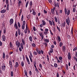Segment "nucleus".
Masks as SVG:
<instances>
[{
  "mask_svg": "<svg viewBox=\"0 0 77 77\" xmlns=\"http://www.w3.org/2000/svg\"><path fill=\"white\" fill-rule=\"evenodd\" d=\"M19 50L20 51H22V49H21V48L20 47L19 48Z\"/></svg>",
  "mask_w": 77,
  "mask_h": 77,
  "instance_id": "60",
  "label": "nucleus"
},
{
  "mask_svg": "<svg viewBox=\"0 0 77 77\" xmlns=\"http://www.w3.org/2000/svg\"><path fill=\"white\" fill-rule=\"evenodd\" d=\"M45 32H48V29H45Z\"/></svg>",
  "mask_w": 77,
  "mask_h": 77,
  "instance_id": "64",
  "label": "nucleus"
},
{
  "mask_svg": "<svg viewBox=\"0 0 77 77\" xmlns=\"http://www.w3.org/2000/svg\"><path fill=\"white\" fill-rule=\"evenodd\" d=\"M33 31H34V32H35V31H36V28L35 26L33 27Z\"/></svg>",
  "mask_w": 77,
  "mask_h": 77,
  "instance_id": "55",
  "label": "nucleus"
},
{
  "mask_svg": "<svg viewBox=\"0 0 77 77\" xmlns=\"http://www.w3.org/2000/svg\"><path fill=\"white\" fill-rule=\"evenodd\" d=\"M44 33L45 35H47V34L48 33V32H47L45 31V32H44Z\"/></svg>",
  "mask_w": 77,
  "mask_h": 77,
  "instance_id": "58",
  "label": "nucleus"
},
{
  "mask_svg": "<svg viewBox=\"0 0 77 77\" xmlns=\"http://www.w3.org/2000/svg\"><path fill=\"white\" fill-rule=\"evenodd\" d=\"M57 30H58L59 32H60V28L59 27L57 26Z\"/></svg>",
  "mask_w": 77,
  "mask_h": 77,
  "instance_id": "42",
  "label": "nucleus"
},
{
  "mask_svg": "<svg viewBox=\"0 0 77 77\" xmlns=\"http://www.w3.org/2000/svg\"><path fill=\"white\" fill-rule=\"evenodd\" d=\"M52 22L53 26H55V24L54 23V21H53V20H52Z\"/></svg>",
  "mask_w": 77,
  "mask_h": 77,
  "instance_id": "62",
  "label": "nucleus"
},
{
  "mask_svg": "<svg viewBox=\"0 0 77 77\" xmlns=\"http://www.w3.org/2000/svg\"><path fill=\"white\" fill-rule=\"evenodd\" d=\"M57 77H59V73L57 72Z\"/></svg>",
  "mask_w": 77,
  "mask_h": 77,
  "instance_id": "59",
  "label": "nucleus"
},
{
  "mask_svg": "<svg viewBox=\"0 0 77 77\" xmlns=\"http://www.w3.org/2000/svg\"><path fill=\"white\" fill-rule=\"evenodd\" d=\"M22 42L23 43L22 44H23V45H25V41H24V39H22Z\"/></svg>",
  "mask_w": 77,
  "mask_h": 77,
  "instance_id": "21",
  "label": "nucleus"
},
{
  "mask_svg": "<svg viewBox=\"0 0 77 77\" xmlns=\"http://www.w3.org/2000/svg\"><path fill=\"white\" fill-rule=\"evenodd\" d=\"M70 13H71V12H70V10H68L67 11V15H69V14H70Z\"/></svg>",
  "mask_w": 77,
  "mask_h": 77,
  "instance_id": "25",
  "label": "nucleus"
},
{
  "mask_svg": "<svg viewBox=\"0 0 77 77\" xmlns=\"http://www.w3.org/2000/svg\"><path fill=\"white\" fill-rule=\"evenodd\" d=\"M25 57L27 61L28 62V64L30 65V60H29V58H28V57H27V55H26Z\"/></svg>",
  "mask_w": 77,
  "mask_h": 77,
  "instance_id": "6",
  "label": "nucleus"
},
{
  "mask_svg": "<svg viewBox=\"0 0 77 77\" xmlns=\"http://www.w3.org/2000/svg\"><path fill=\"white\" fill-rule=\"evenodd\" d=\"M17 25H18V27H19V28H21V25L20 24V23L19 22H18L17 23Z\"/></svg>",
  "mask_w": 77,
  "mask_h": 77,
  "instance_id": "31",
  "label": "nucleus"
},
{
  "mask_svg": "<svg viewBox=\"0 0 77 77\" xmlns=\"http://www.w3.org/2000/svg\"><path fill=\"white\" fill-rule=\"evenodd\" d=\"M21 65L23 67L24 65V62L23 61H22L21 63Z\"/></svg>",
  "mask_w": 77,
  "mask_h": 77,
  "instance_id": "27",
  "label": "nucleus"
},
{
  "mask_svg": "<svg viewBox=\"0 0 77 77\" xmlns=\"http://www.w3.org/2000/svg\"><path fill=\"white\" fill-rule=\"evenodd\" d=\"M29 59H30L31 62H33V60H32V58H31V57H30V55H29Z\"/></svg>",
  "mask_w": 77,
  "mask_h": 77,
  "instance_id": "34",
  "label": "nucleus"
},
{
  "mask_svg": "<svg viewBox=\"0 0 77 77\" xmlns=\"http://www.w3.org/2000/svg\"><path fill=\"white\" fill-rule=\"evenodd\" d=\"M32 45L34 47H36V44H35V43H32Z\"/></svg>",
  "mask_w": 77,
  "mask_h": 77,
  "instance_id": "49",
  "label": "nucleus"
},
{
  "mask_svg": "<svg viewBox=\"0 0 77 77\" xmlns=\"http://www.w3.org/2000/svg\"><path fill=\"white\" fill-rule=\"evenodd\" d=\"M6 29H4V33H6Z\"/></svg>",
  "mask_w": 77,
  "mask_h": 77,
  "instance_id": "57",
  "label": "nucleus"
},
{
  "mask_svg": "<svg viewBox=\"0 0 77 77\" xmlns=\"http://www.w3.org/2000/svg\"><path fill=\"white\" fill-rule=\"evenodd\" d=\"M68 59H70L71 58V54L69 52L68 53Z\"/></svg>",
  "mask_w": 77,
  "mask_h": 77,
  "instance_id": "13",
  "label": "nucleus"
},
{
  "mask_svg": "<svg viewBox=\"0 0 77 77\" xmlns=\"http://www.w3.org/2000/svg\"><path fill=\"white\" fill-rule=\"evenodd\" d=\"M54 66L55 68H57V64L56 63H54Z\"/></svg>",
  "mask_w": 77,
  "mask_h": 77,
  "instance_id": "39",
  "label": "nucleus"
},
{
  "mask_svg": "<svg viewBox=\"0 0 77 77\" xmlns=\"http://www.w3.org/2000/svg\"><path fill=\"white\" fill-rule=\"evenodd\" d=\"M66 24V22L65 21H64V22L62 23V26H63V27H65V25Z\"/></svg>",
  "mask_w": 77,
  "mask_h": 77,
  "instance_id": "17",
  "label": "nucleus"
},
{
  "mask_svg": "<svg viewBox=\"0 0 77 77\" xmlns=\"http://www.w3.org/2000/svg\"><path fill=\"white\" fill-rule=\"evenodd\" d=\"M43 44H44L45 45V47H47V43L45 42V43H43Z\"/></svg>",
  "mask_w": 77,
  "mask_h": 77,
  "instance_id": "50",
  "label": "nucleus"
},
{
  "mask_svg": "<svg viewBox=\"0 0 77 77\" xmlns=\"http://www.w3.org/2000/svg\"><path fill=\"white\" fill-rule=\"evenodd\" d=\"M1 68L2 71H5V69H6V65L4 63H2L1 66Z\"/></svg>",
  "mask_w": 77,
  "mask_h": 77,
  "instance_id": "1",
  "label": "nucleus"
},
{
  "mask_svg": "<svg viewBox=\"0 0 77 77\" xmlns=\"http://www.w3.org/2000/svg\"><path fill=\"white\" fill-rule=\"evenodd\" d=\"M66 67L67 70H68V64H66Z\"/></svg>",
  "mask_w": 77,
  "mask_h": 77,
  "instance_id": "51",
  "label": "nucleus"
},
{
  "mask_svg": "<svg viewBox=\"0 0 77 77\" xmlns=\"http://www.w3.org/2000/svg\"><path fill=\"white\" fill-rule=\"evenodd\" d=\"M34 54H35V55H37L38 54V53L36 52L35 51H34L33 52Z\"/></svg>",
  "mask_w": 77,
  "mask_h": 77,
  "instance_id": "47",
  "label": "nucleus"
},
{
  "mask_svg": "<svg viewBox=\"0 0 77 77\" xmlns=\"http://www.w3.org/2000/svg\"><path fill=\"white\" fill-rule=\"evenodd\" d=\"M37 53L38 54H41V51L40 50L38 51Z\"/></svg>",
  "mask_w": 77,
  "mask_h": 77,
  "instance_id": "46",
  "label": "nucleus"
},
{
  "mask_svg": "<svg viewBox=\"0 0 77 77\" xmlns=\"http://www.w3.org/2000/svg\"><path fill=\"white\" fill-rule=\"evenodd\" d=\"M66 22L67 25L69 26V24H70V19L69 17H68L67 19H66Z\"/></svg>",
  "mask_w": 77,
  "mask_h": 77,
  "instance_id": "2",
  "label": "nucleus"
},
{
  "mask_svg": "<svg viewBox=\"0 0 77 77\" xmlns=\"http://www.w3.org/2000/svg\"><path fill=\"white\" fill-rule=\"evenodd\" d=\"M13 23H14V19H10V23L11 24H12Z\"/></svg>",
  "mask_w": 77,
  "mask_h": 77,
  "instance_id": "14",
  "label": "nucleus"
},
{
  "mask_svg": "<svg viewBox=\"0 0 77 77\" xmlns=\"http://www.w3.org/2000/svg\"><path fill=\"white\" fill-rule=\"evenodd\" d=\"M29 41H30L31 42H32V41H33L32 40V36H30L29 37Z\"/></svg>",
  "mask_w": 77,
  "mask_h": 77,
  "instance_id": "20",
  "label": "nucleus"
},
{
  "mask_svg": "<svg viewBox=\"0 0 77 77\" xmlns=\"http://www.w3.org/2000/svg\"><path fill=\"white\" fill-rule=\"evenodd\" d=\"M29 1H27L26 3V8H27V6H28V5H29Z\"/></svg>",
  "mask_w": 77,
  "mask_h": 77,
  "instance_id": "28",
  "label": "nucleus"
},
{
  "mask_svg": "<svg viewBox=\"0 0 77 77\" xmlns=\"http://www.w3.org/2000/svg\"><path fill=\"white\" fill-rule=\"evenodd\" d=\"M54 19L55 22H56V23H57V17H55Z\"/></svg>",
  "mask_w": 77,
  "mask_h": 77,
  "instance_id": "41",
  "label": "nucleus"
},
{
  "mask_svg": "<svg viewBox=\"0 0 77 77\" xmlns=\"http://www.w3.org/2000/svg\"><path fill=\"white\" fill-rule=\"evenodd\" d=\"M32 14L34 15H36V13L35 11H33Z\"/></svg>",
  "mask_w": 77,
  "mask_h": 77,
  "instance_id": "52",
  "label": "nucleus"
},
{
  "mask_svg": "<svg viewBox=\"0 0 77 77\" xmlns=\"http://www.w3.org/2000/svg\"><path fill=\"white\" fill-rule=\"evenodd\" d=\"M44 41L45 42H49V40L48 39H44Z\"/></svg>",
  "mask_w": 77,
  "mask_h": 77,
  "instance_id": "24",
  "label": "nucleus"
},
{
  "mask_svg": "<svg viewBox=\"0 0 77 77\" xmlns=\"http://www.w3.org/2000/svg\"><path fill=\"white\" fill-rule=\"evenodd\" d=\"M23 24L22 26L21 27L23 30H24V28H25V25H26V21L25 20L23 21Z\"/></svg>",
  "mask_w": 77,
  "mask_h": 77,
  "instance_id": "3",
  "label": "nucleus"
},
{
  "mask_svg": "<svg viewBox=\"0 0 77 77\" xmlns=\"http://www.w3.org/2000/svg\"><path fill=\"white\" fill-rule=\"evenodd\" d=\"M2 39L3 41H6V36L4 35H2Z\"/></svg>",
  "mask_w": 77,
  "mask_h": 77,
  "instance_id": "9",
  "label": "nucleus"
},
{
  "mask_svg": "<svg viewBox=\"0 0 77 77\" xmlns=\"http://www.w3.org/2000/svg\"><path fill=\"white\" fill-rule=\"evenodd\" d=\"M54 4L55 5V8H56V7H57V6L59 5V3L57 2L56 3V1L54 2Z\"/></svg>",
  "mask_w": 77,
  "mask_h": 77,
  "instance_id": "16",
  "label": "nucleus"
},
{
  "mask_svg": "<svg viewBox=\"0 0 77 77\" xmlns=\"http://www.w3.org/2000/svg\"><path fill=\"white\" fill-rule=\"evenodd\" d=\"M23 43H20V47L22 48V49H23V48H24V47H23Z\"/></svg>",
  "mask_w": 77,
  "mask_h": 77,
  "instance_id": "23",
  "label": "nucleus"
},
{
  "mask_svg": "<svg viewBox=\"0 0 77 77\" xmlns=\"http://www.w3.org/2000/svg\"><path fill=\"white\" fill-rule=\"evenodd\" d=\"M9 0H5V2H6V4L7 5V8H9Z\"/></svg>",
  "mask_w": 77,
  "mask_h": 77,
  "instance_id": "11",
  "label": "nucleus"
},
{
  "mask_svg": "<svg viewBox=\"0 0 77 77\" xmlns=\"http://www.w3.org/2000/svg\"><path fill=\"white\" fill-rule=\"evenodd\" d=\"M24 73L25 75L27 77V70L26 69H25L24 70Z\"/></svg>",
  "mask_w": 77,
  "mask_h": 77,
  "instance_id": "18",
  "label": "nucleus"
},
{
  "mask_svg": "<svg viewBox=\"0 0 77 77\" xmlns=\"http://www.w3.org/2000/svg\"><path fill=\"white\" fill-rule=\"evenodd\" d=\"M50 50L49 51H50V53H53V49L51 48H50Z\"/></svg>",
  "mask_w": 77,
  "mask_h": 77,
  "instance_id": "22",
  "label": "nucleus"
},
{
  "mask_svg": "<svg viewBox=\"0 0 77 77\" xmlns=\"http://www.w3.org/2000/svg\"><path fill=\"white\" fill-rule=\"evenodd\" d=\"M11 77H13V76H14V72L12 71L11 72Z\"/></svg>",
  "mask_w": 77,
  "mask_h": 77,
  "instance_id": "36",
  "label": "nucleus"
},
{
  "mask_svg": "<svg viewBox=\"0 0 77 77\" xmlns=\"http://www.w3.org/2000/svg\"><path fill=\"white\" fill-rule=\"evenodd\" d=\"M39 34L42 38L41 40H42V39H44V35L43 34V33H42V32L39 33Z\"/></svg>",
  "mask_w": 77,
  "mask_h": 77,
  "instance_id": "8",
  "label": "nucleus"
},
{
  "mask_svg": "<svg viewBox=\"0 0 77 77\" xmlns=\"http://www.w3.org/2000/svg\"><path fill=\"white\" fill-rule=\"evenodd\" d=\"M62 45H63V43H62V42H60V47H61Z\"/></svg>",
  "mask_w": 77,
  "mask_h": 77,
  "instance_id": "40",
  "label": "nucleus"
},
{
  "mask_svg": "<svg viewBox=\"0 0 77 77\" xmlns=\"http://www.w3.org/2000/svg\"><path fill=\"white\" fill-rule=\"evenodd\" d=\"M51 13H52V14H55V12L54 11V10H53V9H51Z\"/></svg>",
  "mask_w": 77,
  "mask_h": 77,
  "instance_id": "29",
  "label": "nucleus"
},
{
  "mask_svg": "<svg viewBox=\"0 0 77 77\" xmlns=\"http://www.w3.org/2000/svg\"><path fill=\"white\" fill-rule=\"evenodd\" d=\"M26 29H24V32L26 34L27 33V30L29 29V28H28V27L27 26V24H26Z\"/></svg>",
  "mask_w": 77,
  "mask_h": 77,
  "instance_id": "5",
  "label": "nucleus"
},
{
  "mask_svg": "<svg viewBox=\"0 0 77 77\" xmlns=\"http://www.w3.org/2000/svg\"><path fill=\"white\" fill-rule=\"evenodd\" d=\"M77 50V47H75L73 49V51H76Z\"/></svg>",
  "mask_w": 77,
  "mask_h": 77,
  "instance_id": "37",
  "label": "nucleus"
},
{
  "mask_svg": "<svg viewBox=\"0 0 77 77\" xmlns=\"http://www.w3.org/2000/svg\"><path fill=\"white\" fill-rule=\"evenodd\" d=\"M58 40L59 41V42H60L61 41V39L60 38V37L59 36H57Z\"/></svg>",
  "mask_w": 77,
  "mask_h": 77,
  "instance_id": "26",
  "label": "nucleus"
},
{
  "mask_svg": "<svg viewBox=\"0 0 77 77\" xmlns=\"http://www.w3.org/2000/svg\"><path fill=\"white\" fill-rule=\"evenodd\" d=\"M15 35H16V37L18 36V32L17 31L16 32Z\"/></svg>",
  "mask_w": 77,
  "mask_h": 77,
  "instance_id": "54",
  "label": "nucleus"
},
{
  "mask_svg": "<svg viewBox=\"0 0 77 77\" xmlns=\"http://www.w3.org/2000/svg\"><path fill=\"white\" fill-rule=\"evenodd\" d=\"M42 22L43 23H42L43 26H45V24H46V22H45V20H42Z\"/></svg>",
  "mask_w": 77,
  "mask_h": 77,
  "instance_id": "19",
  "label": "nucleus"
},
{
  "mask_svg": "<svg viewBox=\"0 0 77 77\" xmlns=\"http://www.w3.org/2000/svg\"><path fill=\"white\" fill-rule=\"evenodd\" d=\"M63 50L64 51H65V50L66 49V48H65V46H63Z\"/></svg>",
  "mask_w": 77,
  "mask_h": 77,
  "instance_id": "43",
  "label": "nucleus"
},
{
  "mask_svg": "<svg viewBox=\"0 0 77 77\" xmlns=\"http://www.w3.org/2000/svg\"><path fill=\"white\" fill-rule=\"evenodd\" d=\"M49 23L50 24V25H51V26H52L53 23H52V22L51 21V20H49Z\"/></svg>",
  "mask_w": 77,
  "mask_h": 77,
  "instance_id": "35",
  "label": "nucleus"
},
{
  "mask_svg": "<svg viewBox=\"0 0 77 77\" xmlns=\"http://www.w3.org/2000/svg\"><path fill=\"white\" fill-rule=\"evenodd\" d=\"M16 45L18 47H20V42H19V41H18V40H17L16 42Z\"/></svg>",
  "mask_w": 77,
  "mask_h": 77,
  "instance_id": "4",
  "label": "nucleus"
},
{
  "mask_svg": "<svg viewBox=\"0 0 77 77\" xmlns=\"http://www.w3.org/2000/svg\"><path fill=\"white\" fill-rule=\"evenodd\" d=\"M19 66V64H18V62H16L15 63V68H17Z\"/></svg>",
  "mask_w": 77,
  "mask_h": 77,
  "instance_id": "12",
  "label": "nucleus"
},
{
  "mask_svg": "<svg viewBox=\"0 0 77 77\" xmlns=\"http://www.w3.org/2000/svg\"><path fill=\"white\" fill-rule=\"evenodd\" d=\"M9 63L10 65V68L12 67V62L11 60H9Z\"/></svg>",
  "mask_w": 77,
  "mask_h": 77,
  "instance_id": "7",
  "label": "nucleus"
},
{
  "mask_svg": "<svg viewBox=\"0 0 77 77\" xmlns=\"http://www.w3.org/2000/svg\"><path fill=\"white\" fill-rule=\"evenodd\" d=\"M14 27H15L16 29H18V25H17V22L16 21H15L14 25Z\"/></svg>",
  "mask_w": 77,
  "mask_h": 77,
  "instance_id": "10",
  "label": "nucleus"
},
{
  "mask_svg": "<svg viewBox=\"0 0 77 77\" xmlns=\"http://www.w3.org/2000/svg\"><path fill=\"white\" fill-rule=\"evenodd\" d=\"M55 12L56 15H58L59 16V13H58V11H57V10H55Z\"/></svg>",
  "mask_w": 77,
  "mask_h": 77,
  "instance_id": "30",
  "label": "nucleus"
},
{
  "mask_svg": "<svg viewBox=\"0 0 77 77\" xmlns=\"http://www.w3.org/2000/svg\"><path fill=\"white\" fill-rule=\"evenodd\" d=\"M73 12L75 13V8H74L73 9Z\"/></svg>",
  "mask_w": 77,
  "mask_h": 77,
  "instance_id": "48",
  "label": "nucleus"
},
{
  "mask_svg": "<svg viewBox=\"0 0 77 77\" xmlns=\"http://www.w3.org/2000/svg\"><path fill=\"white\" fill-rule=\"evenodd\" d=\"M29 74L30 75H32V71H29Z\"/></svg>",
  "mask_w": 77,
  "mask_h": 77,
  "instance_id": "63",
  "label": "nucleus"
},
{
  "mask_svg": "<svg viewBox=\"0 0 77 77\" xmlns=\"http://www.w3.org/2000/svg\"><path fill=\"white\" fill-rule=\"evenodd\" d=\"M59 59L60 60H61L62 59V57L61 56H60L59 57Z\"/></svg>",
  "mask_w": 77,
  "mask_h": 77,
  "instance_id": "53",
  "label": "nucleus"
},
{
  "mask_svg": "<svg viewBox=\"0 0 77 77\" xmlns=\"http://www.w3.org/2000/svg\"><path fill=\"white\" fill-rule=\"evenodd\" d=\"M39 48H37L36 49V52H38V51H39Z\"/></svg>",
  "mask_w": 77,
  "mask_h": 77,
  "instance_id": "56",
  "label": "nucleus"
},
{
  "mask_svg": "<svg viewBox=\"0 0 77 77\" xmlns=\"http://www.w3.org/2000/svg\"><path fill=\"white\" fill-rule=\"evenodd\" d=\"M3 58L5 59V52L3 53Z\"/></svg>",
  "mask_w": 77,
  "mask_h": 77,
  "instance_id": "32",
  "label": "nucleus"
},
{
  "mask_svg": "<svg viewBox=\"0 0 77 77\" xmlns=\"http://www.w3.org/2000/svg\"><path fill=\"white\" fill-rule=\"evenodd\" d=\"M29 4L30 6H32L33 5V2H32V1H30V2Z\"/></svg>",
  "mask_w": 77,
  "mask_h": 77,
  "instance_id": "45",
  "label": "nucleus"
},
{
  "mask_svg": "<svg viewBox=\"0 0 77 77\" xmlns=\"http://www.w3.org/2000/svg\"><path fill=\"white\" fill-rule=\"evenodd\" d=\"M10 46L11 48H12V43L11 42H10Z\"/></svg>",
  "mask_w": 77,
  "mask_h": 77,
  "instance_id": "38",
  "label": "nucleus"
},
{
  "mask_svg": "<svg viewBox=\"0 0 77 77\" xmlns=\"http://www.w3.org/2000/svg\"><path fill=\"white\" fill-rule=\"evenodd\" d=\"M29 53H30V57H33V55H32V53H31V52H29Z\"/></svg>",
  "mask_w": 77,
  "mask_h": 77,
  "instance_id": "44",
  "label": "nucleus"
},
{
  "mask_svg": "<svg viewBox=\"0 0 77 77\" xmlns=\"http://www.w3.org/2000/svg\"><path fill=\"white\" fill-rule=\"evenodd\" d=\"M6 12V10L5 9L2 10L1 11V13H2V14H4V13H5Z\"/></svg>",
  "mask_w": 77,
  "mask_h": 77,
  "instance_id": "15",
  "label": "nucleus"
},
{
  "mask_svg": "<svg viewBox=\"0 0 77 77\" xmlns=\"http://www.w3.org/2000/svg\"><path fill=\"white\" fill-rule=\"evenodd\" d=\"M18 34L19 35H21V31L19 28L18 29Z\"/></svg>",
  "mask_w": 77,
  "mask_h": 77,
  "instance_id": "33",
  "label": "nucleus"
},
{
  "mask_svg": "<svg viewBox=\"0 0 77 77\" xmlns=\"http://www.w3.org/2000/svg\"><path fill=\"white\" fill-rule=\"evenodd\" d=\"M35 71H37L38 72H39V70H38V69L37 68H36L35 69Z\"/></svg>",
  "mask_w": 77,
  "mask_h": 77,
  "instance_id": "61",
  "label": "nucleus"
}]
</instances>
